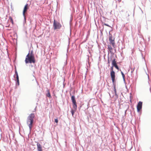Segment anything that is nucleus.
<instances>
[{
	"label": "nucleus",
	"instance_id": "obj_1",
	"mask_svg": "<svg viewBox=\"0 0 151 151\" xmlns=\"http://www.w3.org/2000/svg\"><path fill=\"white\" fill-rule=\"evenodd\" d=\"M25 61L26 64L28 63H35L36 60L32 51H31L30 53H29L27 55Z\"/></svg>",
	"mask_w": 151,
	"mask_h": 151
},
{
	"label": "nucleus",
	"instance_id": "obj_2",
	"mask_svg": "<svg viewBox=\"0 0 151 151\" xmlns=\"http://www.w3.org/2000/svg\"><path fill=\"white\" fill-rule=\"evenodd\" d=\"M35 116L34 114H31L27 118V123L29 127L30 130H31L32 127V124Z\"/></svg>",
	"mask_w": 151,
	"mask_h": 151
},
{
	"label": "nucleus",
	"instance_id": "obj_3",
	"mask_svg": "<svg viewBox=\"0 0 151 151\" xmlns=\"http://www.w3.org/2000/svg\"><path fill=\"white\" fill-rule=\"evenodd\" d=\"M71 99L73 104V109L71 110V113L72 116H73L75 112L76 111L77 109V103L75 99V97L74 96H72L71 97Z\"/></svg>",
	"mask_w": 151,
	"mask_h": 151
},
{
	"label": "nucleus",
	"instance_id": "obj_4",
	"mask_svg": "<svg viewBox=\"0 0 151 151\" xmlns=\"http://www.w3.org/2000/svg\"><path fill=\"white\" fill-rule=\"evenodd\" d=\"M109 41L110 42V44L112 45V46L114 48L115 45L114 38L113 37L112 35L110 34H109Z\"/></svg>",
	"mask_w": 151,
	"mask_h": 151
},
{
	"label": "nucleus",
	"instance_id": "obj_5",
	"mask_svg": "<svg viewBox=\"0 0 151 151\" xmlns=\"http://www.w3.org/2000/svg\"><path fill=\"white\" fill-rule=\"evenodd\" d=\"M113 66H111V72L110 73L112 79V82L113 83L115 82V73L113 70Z\"/></svg>",
	"mask_w": 151,
	"mask_h": 151
},
{
	"label": "nucleus",
	"instance_id": "obj_6",
	"mask_svg": "<svg viewBox=\"0 0 151 151\" xmlns=\"http://www.w3.org/2000/svg\"><path fill=\"white\" fill-rule=\"evenodd\" d=\"M53 26L55 30L60 29L62 27L61 25L58 22H56L54 20Z\"/></svg>",
	"mask_w": 151,
	"mask_h": 151
},
{
	"label": "nucleus",
	"instance_id": "obj_7",
	"mask_svg": "<svg viewBox=\"0 0 151 151\" xmlns=\"http://www.w3.org/2000/svg\"><path fill=\"white\" fill-rule=\"evenodd\" d=\"M142 103L141 101H139L137 105V109L138 112H139L142 108Z\"/></svg>",
	"mask_w": 151,
	"mask_h": 151
},
{
	"label": "nucleus",
	"instance_id": "obj_8",
	"mask_svg": "<svg viewBox=\"0 0 151 151\" xmlns=\"http://www.w3.org/2000/svg\"><path fill=\"white\" fill-rule=\"evenodd\" d=\"M29 9V6L27 4L25 6L24 10L23 12V16L24 17L25 15V13L27 12V9Z\"/></svg>",
	"mask_w": 151,
	"mask_h": 151
},
{
	"label": "nucleus",
	"instance_id": "obj_9",
	"mask_svg": "<svg viewBox=\"0 0 151 151\" xmlns=\"http://www.w3.org/2000/svg\"><path fill=\"white\" fill-rule=\"evenodd\" d=\"M37 149L38 151H42V147L41 145L38 143L37 144Z\"/></svg>",
	"mask_w": 151,
	"mask_h": 151
},
{
	"label": "nucleus",
	"instance_id": "obj_10",
	"mask_svg": "<svg viewBox=\"0 0 151 151\" xmlns=\"http://www.w3.org/2000/svg\"><path fill=\"white\" fill-rule=\"evenodd\" d=\"M47 93L46 94V96L48 97L49 98H51V96L49 90H47Z\"/></svg>",
	"mask_w": 151,
	"mask_h": 151
},
{
	"label": "nucleus",
	"instance_id": "obj_11",
	"mask_svg": "<svg viewBox=\"0 0 151 151\" xmlns=\"http://www.w3.org/2000/svg\"><path fill=\"white\" fill-rule=\"evenodd\" d=\"M108 49L110 52H111L113 50V48L110 45H108Z\"/></svg>",
	"mask_w": 151,
	"mask_h": 151
},
{
	"label": "nucleus",
	"instance_id": "obj_12",
	"mask_svg": "<svg viewBox=\"0 0 151 151\" xmlns=\"http://www.w3.org/2000/svg\"><path fill=\"white\" fill-rule=\"evenodd\" d=\"M112 64L113 66L117 64L115 59H114L113 60L112 62Z\"/></svg>",
	"mask_w": 151,
	"mask_h": 151
},
{
	"label": "nucleus",
	"instance_id": "obj_13",
	"mask_svg": "<svg viewBox=\"0 0 151 151\" xmlns=\"http://www.w3.org/2000/svg\"><path fill=\"white\" fill-rule=\"evenodd\" d=\"M9 19L10 20V21L11 22L12 24H13L14 23V22L13 21V19L12 18V17H9Z\"/></svg>",
	"mask_w": 151,
	"mask_h": 151
},
{
	"label": "nucleus",
	"instance_id": "obj_14",
	"mask_svg": "<svg viewBox=\"0 0 151 151\" xmlns=\"http://www.w3.org/2000/svg\"><path fill=\"white\" fill-rule=\"evenodd\" d=\"M121 73L122 75V76L124 79H125V76L122 71H121Z\"/></svg>",
	"mask_w": 151,
	"mask_h": 151
},
{
	"label": "nucleus",
	"instance_id": "obj_15",
	"mask_svg": "<svg viewBox=\"0 0 151 151\" xmlns=\"http://www.w3.org/2000/svg\"><path fill=\"white\" fill-rule=\"evenodd\" d=\"M114 91L115 93V95L116 96L117 95V93H116V87H115V86H114Z\"/></svg>",
	"mask_w": 151,
	"mask_h": 151
},
{
	"label": "nucleus",
	"instance_id": "obj_16",
	"mask_svg": "<svg viewBox=\"0 0 151 151\" xmlns=\"http://www.w3.org/2000/svg\"><path fill=\"white\" fill-rule=\"evenodd\" d=\"M104 25H105V26H108L109 27H111L108 24H107L105 23H103V24H102V26H103Z\"/></svg>",
	"mask_w": 151,
	"mask_h": 151
},
{
	"label": "nucleus",
	"instance_id": "obj_17",
	"mask_svg": "<svg viewBox=\"0 0 151 151\" xmlns=\"http://www.w3.org/2000/svg\"><path fill=\"white\" fill-rule=\"evenodd\" d=\"M114 66L117 70H119V68L118 67L117 64L114 65Z\"/></svg>",
	"mask_w": 151,
	"mask_h": 151
},
{
	"label": "nucleus",
	"instance_id": "obj_18",
	"mask_svg": "<svg viewBox=\"0 0 151 151\" xmlns=\"http://www.w3.org/2000/svg\"><path fill=\"white\" fill-rule=\"evenodd\" d=\"M17 85L18 86H19V80H17Z\"/></svg>",
	"mask_w": 151,
	"mask_h": 151
},
{
	"label": "nucleus",
	"instance_id": "obj_19",
	"mask_svg": "<svg viewBox=\"0 0 151 151\" xmlns=\"http://www.w3.org/2000/svg\"><path fill=\"white\" fill-rule=\"evenodd\" d=\"M16 78L17 80H19V78L18 75L17 74V75H16Z\"/></svg>",
	"mask_w": 151,
	"mask_h": 151
},
{
	"label": "nucleus",
	"instance_id": "obj_20",
	"mask_svg": "<svg viewBox=\"0 0 151 151\" xmlns=\"http://www.w3.org/2000/svg\"><path fill=\"white\" fill-rule=\"evenodd\" d=\"M55 122L56 123H58V119H55Z\"/></svg>",
	"mask_w": 151,
	"mask_h": 151
},
{
	"label": "nucleus",
	"instance_id": "obj_21",
	"mask_svg": "<svg viewBox=\"0 0 151 151\" xmlns=\"http://www.w3.org/2000/svg\"><path fill=\"white\" fill-rule=\"evenodd\" d=\"M15 73L16 74V76L17 75V74L18 75V73L16 70L15 71Z\"/></svg>",
	"mask_w": 151,
	"mask_h": 151
},
{
	"label": "nucleus",
	"instance_id": "obj_22",
	"mask_svg": "<svg viewBox=\"0 0 151 151\" xmlns=\"http://www.w3.org/2000/svg\"><path fill=\"white\" fill-rule=\"evenodd\" d=\"M108 63H109V60H108Z\"/></svg>",
	"mask_w": 151,
	"mask_h": 151
}]
</instances>
